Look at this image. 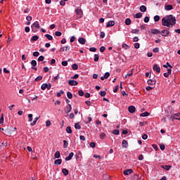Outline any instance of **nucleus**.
<instances>
[{"label":"nucleus","mask_w":180,"mask_h":180,"mask_svg":"<svg viewBox=\"0 0 180 180\" xmlns=\"http://www.w3.org/2000/svg\"><path fill=\"white\" fill-rule=\"evenodd\" d=\"M167 22L169 23V26H174L176 24V19L172 15H167Z\"/></svg>","instance_id":"1"},{"label":"nucleus","mask_w":180,"mask_h":180,"mask_svg":"<svg viewBox=\"0 0 180 180\" xmlns=\"http://www.w3.org/2000/svg\"><path fill=\"white\" fill-rule=\"evenodd\" d=\"M32 31L34 32V33H36V32H37V30H35L34 27L36 29H40V24H39V21H35L32 25Z\"/></svg>","instance_id":"2"},{"label":"nucleus","mask_w":180,"mask_h":180,"mask_svg":"<svg viewBox=\"0 0 180 180\" xmlns=\"http://www.w3.org/2000/svg\"><path fill=\"white\" fill-rule=\"evenodd\" d=\"M170 120H180V113H176L169 117Z\"/></svg>","instance_id":"3"},{"label":"nucleus","mask_w":180,"mask_h":180,"mask_svg":"<svg viewBox=\"0 0 180 180\" xmlns=\"http://www.w3.org/2000/svg\"><path fill=\"white\" fill-rule=\"evenodd\" d=\"M162 26H167V27H169V23L168 22V19L167 18V16L164 17L162 19Z\"/></svg>","instance_id":"4"},{"label":"nucleus","mask_w":180,"mask_h":180,"mask_svg":"<svg viewBox=\"0 0 180 180\" xmlns=\"http://www.w3.org/2000/svg\"><path fill=\"white\" fill-rule=\"evenodd\" d=\"M153 70V71H155L156 72H158V74H160L161 72V68L157 64L154 65Z\"/></svg>","instance_id":"5"},{"label":"nucleus","mask_w":180,"mask_h":180,"mask_svg":"<svg viewBox=\"0 0 180 180\" xmlns=\"http://www.w3.org/2000/svg\"><path fill=\"white\" fill-rule=\"evenodd\" d=\"M161 34L163 36V37H167V36L169 34V31L168 30H163L161 31Z\"/></svg>","instance_id":"6"},{"label":"nucleus","mask_w":180,"mask_h":180,"mask_svg":"<svg viewBox=\"0 0 180 180\" xmlns=\"http://www.w3.org/2000/svg\"><path fill=\"white\" fill-rule=\"evenodd\" d=\"M68 84L71 86H75L78 85V82H77L75 80H68Z\"/></svg>","instance_id":"7"},{"label":"nucleus","mask_w":180,"mask_h":180,"mask_svg":"<svg viewBox=\"0 0 180 180\" xmlns=\"http://www.w3.org/2000/svg\"><path fill=\"white\" fill-rule=\"evenodd\" d=\"M124 175H130V174H133V169H128L123 172Z\"/></svg>","instance_id":"8"},{"label":"nucleus","mask_w":180,"mask_h":180,"mask_svg":"<svg viewBox=\"0 0 180 180\" xmlns=\"http://www.w3.org/2000/svg\"><path fill=\"white\" fill-rule=\"evenodd\" d=\"M155 79H150L147 81L148 85H155Z\"/></svg>","instance_id":"9"},{"label":"nucleus","mask_w":180,"mask_h":180,"mask_svg":"<svg viewBox=\"0 0 180 180\" xmlns=\"http://www.w3.org/2000/svg\"><path fill=\"white\" fill-rule=\"evenodd\" d=\"M128 110H129V113H134V112H136V107H134L133 105H130L128 108Z\"/></svg>","instance_id":"10"},{"label":"nucleus","mask_w":180,"mask_h":180,"mask_svg":"<svg viewBox=\"0 0 180 180\" xmlns=\"http://www.w3.org/2000/svg\"><path fill=\"white\" fill-rule=\"evenodd\" d=\"M72 110V107L71 106V104H68V106L65 107V113H70Z\"/></svg>","instance_id":"11"},{"label":"nucleus","mask_w":180,"mask_h":180,"mask_svg":"<svg viewBox=\"0 0 180 180\" xmlns=\"http://www.w3.org/2000/svg\"><path fill=\"white\" fill-rule=\"evenodd\" d=\"M72 157H74V153L71 152L69 154V157H66L65 160V161H70V160H72Z\"/></svg>","instance_id":"12"},{"label":"nucleus","mask_w":180,"mask_h":180,"mask_svg":"<svg viewBox=\"0 0 180 180\" xmlns=\"http://www.w3.org/2000/svg\"><path fill=\"white\" fill-rule=\"evenodd\" d=\"M122 147L124 148H127V147H129V143L127 142V141L126 140L122 141Z\"/></svg>","instance_id":"13"},{"label":"nucleus","mask_w":180,"mask_h":180,"mask_svg":"<svg viewBox=\"0 0 180 180\" xmlns=\"http://www.w3.org/2000/svg\"><path fill=\"white\" fill-rule=\"evenodd\" d=\"M78 41L80 44H85V43H86V39L82 37L78 39Z\"/></svg>","instance_id":"14"},{"label":"nucleus","mask_w":180,"mask_h":180,"mask_svg":"<svg viewBox=\"0 0 180 180\" xmlns=\"http://www.w3.org/2000/svg\"><path fill=\"white\" fill-rule=\"evenodd\" d=\"M40 119V117H36L32 122L30 123V126H34L36 123H37V121Z\"/></svg>","instance_id":"15"},{"label":"nucleus","mask_w":180,"mask_h":180,"mask_svg":"<svg viewBox=\"0 0 180 180\" xmlns=\"http://www.w3.org/2000/svg\"><path fill=\"white\" fill-rule=\"evenodd\" d=\"M112 26H115V21L110 20L108 22V23L106 25V27H110Z\"/></svg>","instance_id":"16"},{"label":"nucleus","mask_w":180,"mask_h":180,"mask_svg":"<svg viewBox=\"0 0 180 180\" xmlns=\"http://www.w3.org/2000/svg\"><path fill=\"white\" fill-rule=\"evenodd\" d=\"M150 32L152 34H157L158 33H161V32H160V30H158V29H152L150 30Z\"/></svg>","instance_id":"17"},{"label":"nucleus","mask_w":180,"mask_h":180,"mask_svg":"<svg viewBox=\"0 0 180 180\" xmlns=\"http://www.w3.org/2000/svg\"><path fill=\"white\" fill-rule=\"evenodd\" d=\"M63 162V160L58 159L54 161L55 165H61V163Z\"/></svg>","instance_id":"18"},{"label":"nucleus","mask_w":180,"mask_h":180,"mask_svg":"<svg viewBox=\"0 0 180 180\" xmlns=\"http://www.w3.org/2000/svg\"><path fill=\"white\" fill-rule=\"evenodd\" d=\"M161 168L165 169L166 171H169V169H171V165H162Z\"/></svg>","instance_id":"19"},{"label":"nucleus","mask_w":180,"mask_h":180,"mask_svg":"<svg viewBox=\"0 0 180 180\" xmlns=\"http://www.w3.org/2000/svg\"><path fill=\"white\" fill-rule=\"evenodd\" d=\"M140 116L141 117H147V116H150V113L146 111L145 112L141 113Z\"/></svg>","instance_id":"20"},{"label":"nucleus","mask_w":180,"mask_h":180,"mask_svg":"<svg viewBox=\"0 0 180 180\" xmlns=\"http://www.w3.org/2000/svg\"><path fill=\"white\" fill-rule=\"evenodd\" d=\"M75 13L77 14V15H81L82 13V10L81 9V7H77L76 9H75Z\"/></svg>","instance_id":"21"},{"label":"nucleus","mask_w":180,"mask_h":180,"mask_svg":"<svg viewBox=\"0 0 180 180\" xmlns=\"http://www.w3.org/2000/svg\"><path fill=\"white\" fill-rule=\"evenodd\" d=\"M165 11H172V9H174V7H172V5H167L165 6Z\"/></svg>","instance_id":"22"},{"label":"nucleus","mask_w":180,"mask_h":180,"mask_svg":"<svg viewBox=\"0 0 180 180\" xmlns=\"http://www.w3.org/2000/svg\"><path fill=\"white\" fill-rule=\"evenodd\" d=\"M134 18L136 19H140V18H143V13H137L135 15Z\"/></svg>","instance_id":"23"},{"label":"nucleus","mask_w":180,"mask_h":180,"mask_svg":"<svg viewBox=\"0 0 180 180\" xmlns=\"http://www.w3.org/2000/svg\"><path fill=\"white\" fill-rule=\"evenodd\" d=\"M139 9H140L141 12H146L147 11V7H146V6H141Z\"/></svg>","instance_id":"24"},{"label":"nucleus","mask_w":180,"mask_h":180,"mask_svg":"<svg viewBox=\"0 0 180 180\" xmlns=\"http://www.w3.org/2000/svg\"><path fill=\"white\" fill-rule=\"evenodd\" d=\"M131 24V20H130V18H127L125 20V25H127V26H129Z\"/></svg>","instance_id":"25"},{"label":"nucleus","mask_w":180,"mask_h":180,"mask_svg":"<svg viewBox=\"0 0 180 180\" xmlns=\"http://www.w3.org/2000/svg\"><path fill=\"white\" fill-rule=\"evenodd\" d=\"M55 158H60L61 157V154L60 153V151L57 150L54 155Z\"/></svg>","instance_id":"26"},{"label":"nucleus","mask_w":180,"mask_h":180,"mask_svg":"<svg viewBox=\"0 0 180 180\" xmlns=\"http://www.w3.org/2000/svg\"><path fill=\"white\" fill-rule=\"evenodd\" d=\"M100 139H101V140H105V139H106V134H105V133H101V134H100Z\"/></svg>","instance_id":"27"},{"label":"nucleus","mask_w":180,"mask_h":180,"mask_svg":"<svg viewBox=\"0 0 180 180\" xmlns=\"http://www.w3.org/2000/svg\"><path fill=\"white\" fill-rule=\"evenodd\" d=\"M68 50H70V47L68 48V46H63L60 48L59 51H67Z\"/></svg>","instance_id":"28"},{"label":"nucleus","mask_w":180,"mask_h":180,"mask_svg":"<svg viewBox=\"0 0 180 180\" xmlns=\"http://www.w3.org/2000/svg\"><path fill=\"white\" fill-rule=\"evenodd\" d=\"M66 131L67 133H68V134H71V133H72V129H71V127H67Z\"/></svg>","instance_id":"29"},{"label":"nucleus","mask_w":180,"mask_h":180,"mask_svg":"<svg viewBox=\"0 0 180 180\" xmlns=\"http://www.w3.org/2000/svg\"><path fill=\"white\" fill-rule=\"evenodd\" d=\"M62 172L63 175H65V176H67V175H68V169H63Z\"/></svg>","instance_id":"30"},{"label":"nucleus","mask_w":180,"mask_h":180,"mask_svg":"<svg viewBox=\"0 0 180 180\" xmlns=\"http://www.w3.org/2000/svg\"><path fill=\"white\" fill-rule=\"evenodd\" d=\"M31 40H32V41H37V40H39V36L37 35H34L32 37Z\"/></svg>","instance_id":"31"},{"label":"nucleus","mask_w":180,"mask_h":180,"mask_svg":"<svg viewBox=\"0 0 180 180\" xmlns=\"http://www.w3.org/2000/svg\"><path fill=\"white\" fill-rule=\"evenodd\" d=\"M31 65L32 67H36V65H37V61H36V60H32L31 61Z\"/></svg>","instance_id":"32"},{"label":"nucleus","mask_w":180,"mask_h":180,"mask_svg":"<svg viewBox=\"0 0 180 180\" xmlns=\"http://www.w3.org/2000/svg\"><path fill=\"white\" fill-rule=\"evenodd\" d=\"M68 147V141L63 140V148H67Z\"/></svg>","instance_id":"33"},{"label":"nucleus","mask_w":180,"mask_h":180,"mask_svg":"<svg viewBox=\"0 0 180 180\" xmlns=\"http://www.w3.org/2000/svg\"><path fill=\"white\" fill-rule=\"evenodd\" d=\"M75 128L78 129V130L81 129V125H79V122L75 123Z\"/></svg>","instance_id":"34"},{"label":"nucleus","mask_w":180,"mask_h":180,"mask_svg":"<svg viewBox=\"0 0 180 180\" xmlns=\"http://www.w3.org/2000/svg\"><path fill=\"white\" fill-rule=\"evenodd\" d=\"M46 89H47V84H43L41 86V89H42V91H46Z\"/></svg>","instance_id":"35"},{"label":"nucleus","mask_w":180,"mask_h":180,"mask_svg":"<svg viewBox=\"0 0 180 180\" xmlns=\"http://www.w3.org/2000/svg\"><path fill=\"white\" fill-rule=\"evenodd\" d=\"M120 131H119V129H114L112 131V134H115V136H118V134H120Z\"/></svg>","instance_id":"36"},{"label":"nucleus","mask_w":180,"mask_h":180,"mask_svg":"<svg viewBox=\"0 0 180 180\" xmlns=\"http://www.w3.org/2000/svg\"><path fill=\"white\" fill-rule=\"evenodd\" d=\"M28 122H33V115L32 114H29L28 115Z\"/></svg>","instance_id":"37"},{"label":"nucleus","mask_w":180,"mask_h":180,"mask_svg":"<svg viewBox=\"0 0 180 180\" xmlns=\"http://www.w3.org/2000/svg\"><path fill=\"white\" fill-rule=\"evenodd\" d=\"M45 37H46V39H48V40H53V36H51L49 34H45Z\"/></svg>","instance_id":"38"},{"label":"nucleus","mask_w":180,"mask_h":180,"mask_svg":"<svg viewBox=\"0 0 180 180\" xmlns=\"http://www.w3.org/2000/svg\"><path fill=\"white\" fill-rule=\"evenodd\" d=\"M67 96L69 99H72V94L70 91L67 92Z\"/></svg>","instance_id":"39"},{"label":"nucleus","mask_w":180,"mask_h":180,"mask_svg":"<svg viewBox=\"0 0 180 180\" xmlns=\"http://www.w3.org/2000/svg\"><path fill=\"white\" fill-rule=\"evenodd\" d=\"M94 61L96 63L99 61V56L98 54L94 55Z\"/></svg>","instance_id":"40"},{"label":"nucleus","mask_w":180,"mask_h":180,"mask_svg":"<svg viewBox=\"0 0 180 180\" xmlns=\"http://www.w3.org/2000/svg\"><path fill=\"white\" fill-rule=\"evenodd\" d=\"M139 32H140L139 30H132L131 33H133L134 34H139Z\"/></svg>","instance_id":"41"},{"label":"nucleus","mask_w":180,"mask_h":180,"mask_svg":"<svg viewBox=\"0 0 180 180\" xmlns=\"http://www.w3.org/2000/svg\"><path fill=\"white\" fill-rule=\"evenodd\" d=\"M89 146L91 148H95V147H96V143H95V142H91Z\"/></svg>","instance_id":"42"},{"label":"nucleus","mask_w":180,"mask_h":180,"mask_svg":"<svg viewBox=\"0 0 180 180\" xmlns=\"http://www.w3.org/2000/svg\"><path fill=\"white\" fill-rule=\"evenodd\" d=\"M62 65H63V67H67V65H68V62L67 60H63L61 63Z\"/></svg>","instance_id":"43"},{"label":"nucleus","mask_w":180,"mask_h":180,"mask_svg":"<svg viewBox=\"0 0 180 180\" xmlns=\"http://www.w3.org/2000/svg\"><path fill=\"white\" fill-rule=\"evenodd\" d=\"M72 70H78V65H77L76 63H74L72 65Z\"/></svg>","instance_id":"44"},{"label":"nucleus","mask_w":180,"mask_h":180,"mask_svg":"<svg viewBox=\"0 0 180 180\" xmlns=\"http://www.w3.org/2000/svg\"><path fill=\"white\" fill-rule=\"evenodd\" d=\"M61 34H62V33H61V32H60V31H56V32H55V35L57 36L58 37H61Z\"/></svg>","instance_id":"45"},{"label":"nucleus","mask_w":180,"mask_h":180,"mask_svg":"<svg viewBox=\"0 0 180 180\" xmlns=\"http://www.w3.org/2000/svg\"><path fill=\"white\" fill-rule=\"evenodd\" d=\"M108 77H110V73H109V72H107L104 75V78H105V79H108Z\"/></svg>","instance_id":"46"},{"label":"nucleus","mask_w":180,"mask_h":180,"mask_svg":"<svg viewBox=\"0 0 180 180\" xmlns=\"http://www.w3.org/2000/svg\"><path fill=\"white\" fill-rule=\"evenodd\" d=\"M0 124H4V114H1V116L0 118Z\"/></svg>","instance_id":"47"},{"label":"nucleus","mask_w":180,"mask_h":180,"mask_svg":"<svg viewBox=\"0 0 180 180\" xmlns=\"http://www.w3.org/2000/svg\"><path fill=\"white\" fill-rule=\"evenodd\" d=\"M33 56L34 57H39V56H40V53H39V51H35L33 53Z\"/></svg>","instance_id":"48"},{"label":"nucleus","mask_w":180,"mask_h":180,"mask_svg":"<svg viewBox=\"0 0 180 180\" xmlns=\"http://www.w3.org/2000/svg\"><path fill=\"white\" fill-rule=\"evenodd\" d=\"M154 20L155 22H158L160 20V15H155L154 16Z\"/></svg>","instance_id":"49"},{"label":"nucleus","mask_w":180,"mask_h":180,"mask_svg":"<svg viewBox=\"0 0 180 180\" xmlns=\"http://www.w3.org/2000/svg\"><path fill=\"white\" fill-rule=\"evenodd\" d=\"M43 79V76H38L37 78H35V81H41Z\"/></svg>","instance_id":"50"},{"label":"nucleus","mask_w":180,"mask_h":180,"mask_svg":"<svg viewBox=\"0 0 180 180\" xmlns=\"http://www.w3.org/2000/svg\"><path fill=\"white\" fill-rule=\"evenodd\" d=\"M63 94H64V91L60 90V92L57 94L58 98H60V96H61V95H63Z\"/></svg>","instance_id":"51"},{"label":"nucleus","mask_w":180,"mask_h":180,"mask_svg":"<svg viewBox=\"0 0 180 180\" xmlns=\"http://www.w3.org/2000/svg\"><path fill=\"white\" fill-rule=\"evenodd\" d=\"M46 127H49V126H51V122H50V120H47L46 122Z\"/></svg>","instance_id":"52"},{"label":"nucleus","mask_w":180,"mask_h":180,"mask_svg":"<svg viewBox=\"0 0 180 180\" xmlns=\"http://www.w3.org/2000/svg\"><path fill=\"white\" fill-rule=\"evenodd\" d=\"M101 96H106V92L105 91H100Z\"/></svg>","instance_id":"53"},{"label":"nucleus","mask_w":180,"mask_h":180,"mask_svg":"<svg viewBox=\"0 0 180 180\" xmlns=\"http://www.w3.org/2000/svg\"><path fill=\"white\" fill-rule=\"evenodd\" d=\"M143 20H144L145 23H148V22H150V18L146 16V17H145Z\"/></svg>","instance_id":"54"},{"label":"nucleus","mask_w":180,"mask_h":180,"mask_svg":"<svg viewBox=\"0 0 180 180\" xmlns=\"http://www.w3.org/2000/svg\"><path fill=\"white\" fill-rule=\"evenodd\" d=\"M44 56H41L38 58V61L40 62V61H44Z\"/></svg>","instance_id":"55"},{"label":"nucleus","mask_w":180,"mask_h":180,"mask_svg":"<svg viewBox=\"0 0 180 180\" xmlns=\"http://www.w3.org/2000/svg\"><path fill=\"white\" fill-rule=\"evenodd\" d=\"M122 49H124V50H127V49H129V46L126 44H123Z\"/></svg>","instance_id":"56"},{"label":"nucleus","mask_w":180,"mask_h":180,"mask_svg":"<svg viewBox=\"0 0 180 180\" xmlns=\"http://www.w3.org/2000/svg\"><path fill=\"white\" fill-rule=\"evenodd\" d=\"M78 94L79 96H84V91L82 90H79L78 91Z\"/></svg>","instance_id":"57"},{"label":"nucleus","mask_w":180,"mask_h":180,"mask_svg":"<svg viewBox=\"0 0 180 180\" xmlns=\"http://www.w3.org/2000/svg\"><path fill=\"white\" fill-rule=\"evenodd\" d=\"M134 46L135 49H140V44L139 43H135Z\"/></svg>","instance_id":"58"},{"label":"nucleus","mask_w":180,"mask_h":180,"mask_svg":"<svg viewBox=\"0 0 180 180\" xmlns=\"http://www.w3.org/2000/svg\"><path fill=\"white\" fill-rule=\"evenodd\" d=\"M89 51H91L93 53H95V51H96V48L95 47H91L89 49Z\"/></svg>","instance_id":"59"},{"label":"nucleus","mask_w":180,"mask_h":180,"mask_svg":"<svg viewBox=\"0 0 180 180\" xmlns=\"http://www.w3.org/2000/svg\"><path fill=\"white\" fill-rule=\"evenodd\" d=\"M105 50H106V48H105V46H101L100 48L101 53H103V51H105Z\"/></svg>","instance_id":"60"},{"label":"nucleus","mask_w":180,"mask_h":180,"mask_svg":"<svg viewBox=\"0 0 180 180\" xmlns=\"http://www.w3.org/2000/svg\"><path fill=\"white\" fill-rule=\"evenodd\" d=\"M32 19V16H30V15H28V16L26 17V20H27L28 22H31Z\"/></svg>","instance_id":"61"},{"label":"nucleus","mask_w":180,"mask_h":180,"mask_svg":"<svg viewBox=\"0 0 180 180\" xmlns=\"http://www.w3.org/2000/svg\"><path fill=\"white\" fill-rule=\"evenodd\" d=\"M153 53H158L160 51V48H155L153 49Z\"/></svg>","instance_id":"62"},{"label":"nucleus","mask_w":180,"mask_h":180,"mask_svg":"<svg viewBox=\"0 0 180 180\" xmlns=\"http://www.w3.org/2000/svg\"><path fill=\"white\" fill-rule=\"evenodd\" d=\"M100 37H101V39L105 38V32H101Z\"/></svg>","instance_id":"63"},{"label":"nucleus","mask_w":180,"mask_h":180,"mask_svg":"<svg viewBox=\"0 0 180 180\" xmlns=\"http://www.w3.org/2000/svg\"><path fill=\"white\" fill-rule=\"evenodd\" d=\"M49 67H44V72H49Z\"/></svg>","instance_id":"64"}]
</instances>
